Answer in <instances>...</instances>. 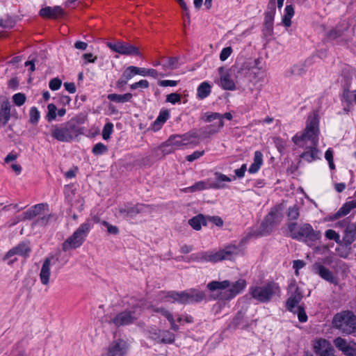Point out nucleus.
Masks as SVG:
<instances>
[{"instance_id": "obj_1", "label": "nucleus", "mask_w": 356, "mask_h": 356, "mask_svg": "<svg viewBox=\"0 0 356 356\" xmlns=\"http://www.w3.org/2000/svg\"><path fill=\"white\" fill-rule=\"evenodd\" d=\"M319 133L318 116H309L304 131L300 134H296L292 138V141L300 147H304V142L307 140L311 142V145L307 147L305 150L300 155L301 159L309 163L320 159L318 156L319 150L317 148Z\"/></svg>"}, {"instance_id": "obj_2", "label": "nucleus", "mask_w": 356, "mask_h": 356, "mask_svg": "<svg viewBox=\"0 0 356 356\" xmlns=\"http://www.w3.org/2000/svg\"><path fill=\"white\" fill-rule=\"evenodd\" d=\"M332 327L343 335L353 334L356 332V315L348 309L337 312L332 318Z\"/></svg>"}, {"instance_id": "obj_3", "label": "nucleus", "mask_w": 356, "mask_h": 356, "mask_svg": "<svg viewBox=\"0 0 356 356\" xmlns=\"http://www.w3.org/2000/svg\"><path fill=\"white\" fill-rule=\"evenodd\" d=\"M242 243L243 240L240 242L238 245L235 244H229L225 246L224 248L216 252L203 251L202 252V262L215 264L224 260H232L241 252V247Z\"/></svg>"}, {"instance_id": "obj_4", "label": "nucleus", "mask_w": 356, "mask_h": 356, "mask_svg": "<svg viewBox=\"0 0 356 356\" xmlns=\"http://www.w3.org/2000/svg\"><path fill=\"white\" fill-rule=\"evenodd\" d=\"M92 227V224L88 220L80 225L73 234L62 243L63 251L67 252L80 248L85 242Z\"/></svg>"}, {"instance_id": "obj_5", "label": "nucleus", "mask_w": 356, "mask_h": 356, "mask_svg": "<svg viewBox=\"0 0 356 356\" xmlns=\"http://www.w3.org/2000/svg\"><path fill=\"white\" fill-rule=\"evenodd\" d=\"M251 296L261 303L269 302L275 295H280L281 290L275 282H268L263 286H254L249 290Z\"/></svg>"}, {"instance_id": "obj_6", "label": "nucleus", "mask_w": 356, "mask_h": 356, "mask_svg": "<svg viewBox=\"0 0 356 356\" xmlns=\"http://www.w3.org/2000/svg\"><path fill=\"white\" fill-rule=\"evenodd\" d=\"M166 298H172L182 305L199 303L206 298L204 291L197 289H189L184 291H171L167 292Z\"/></svg>"}, {"instance_id": "obj_7", "label": "nucleus", "mask_w": 356, "mask_h": 356, "mask_svg": "<svg viewBox=\"0 0 356 356\" xmlns=\"http://www.w3.org/2000/svg\"><path fill=\"white\" fill-rule=\"evenodd\" d=\"M51 136L53 138L59 142L70 143L80 136L68 121L57 124H52L51 127Z\"/></svg>"}, {"instance_id": "obj_8", "label": "nucleus", "mask_w": 356, "mask_h": 356, "mask_svg": "<svg viewBox=\"0 0 356 356\" xmlns=\"http://www.w3.org/2000/svg\"><path fill=\"white\" fill-rule=\"evenodd\" d=\"M216 181L209 184H207L203 181H197L193 186L188 188V191L190 192H195L197 191H202L204 189L213 188V189H222L227 187L226 184H222V181H232V179L225 175L222 174L219 172L214 173Z\"/></svg>"}, {"instance_id": "obj_9", "label": "nucleus", "mask_w": 356, "mask_h": 356, "mask_svg": "<svg viewBox=\"0 0 356 356\" xmlns=\"http://www.w3.org/2000/svg\"><path fill=\"white\" fill-rule=\"evenodd\" d=\"M146 207L147 205L143 204L137 203L134 204L131 202H126L120 204L117 209L118 216L126 220H132L135 218L138 214L143 213L144 208Z\"/></svg>"}, {"instance_id": "obj_10", "label": "nucleus", "mask_w": 356, "mask_h": 356, "mask_svg": "<svg viewBox=\"0 0 356 356\" xmlns=\"http://www.w3.org/2000/svg\"><path fill=\"white\" fill-rule=\"evenodd\" d=\"M107 46L114 52L126 56H141L138 47L129 42L118 41L108 42Z\"/></svg>"}, {"instance_id": "obj_11", "label": "nucleus", "mask_w": 356, "mask_h": 356, "mask_svg": "<svg viewBox=\"0 0 356 356\" xmlns=\"http://www.w3.org/2000/svg\"><path fill=\"white\" fill-rule=\"evenodd\" d=\"M246 286V282L245 280L239 279L232 284H230L229 288L219 293L217 297L214 299H219L222 300H229L234 298L236 295L241 293Z\"/></svg>"}, {"instance_id": "obj_12", "label": "nucleus", "mask_w": 356, "mask_h": 356, "mask_svg": "<svg viewBox=\"0 0 356 356\" xmlns=\"http://www.w3.org/2000/svg\"><path fill=\"white\" fill-rule=\"evenodd\" d=\"M334 346L346 356H356V342L351 340L348 341L341 337L333 340Z\"/></svg>"}, {"instance_id": "obj_13", "label": "nucleus", "mask_w": 356, "mask_h": 356, "mask_svg": "<svg viewBox=\"0 0 356 356\" xmlns=\"http://www.w3.org/2000/svg\"><path fill=\"white\" fill-rule=\"evenodd\" d=\"M137 318L138 316L136 315L135 311L124 310L111 318L110 323H113L117 327L125 326L134 323Z\"/></svg>"}, {"instance_id": "obj_14", "label": "nucleus", "mask_w": 356, "mask_h": 356, "mask_svg": "<svg viewBox=\"0 0 356 356\" xmlns=\"http://www.w3.org/2000/svg\"><path fill=\"white\" fill-rule=\"evenodd\" d=\"M268 9H270V10H268L265 13L262 31L263 34L266 37L271 35L273 33V21L275 13V0H270Z\"/></svg>"}, {"instance_id": "obj_15", "label": "nucleus", "mask_w": 356, "mask_h": 356, "mask_svg": "<svg viewBox=\"0 0 356 356\" xmlns=\"http://www.w3.org/2000/svg\"><path fill=\"white\" fill-rule=\"evenodd\" d=\"M314 353L318 356H332L334 350L330 342L323 338L316 339L314 343Z\"/></svg>"}, {"instance_id": "obj_16", "label": "nucleus", "mask_w": 356, "mask_h": 356, "mask_svg": "<svg viewBox=\"0 0 356 356\" xmlns=\"http://www.w3.org/2000/svg\"><path fill=\"white\" fill-rule=\"evenodd\" d=\"M309 225L310 224L309 223H303L298 227V224L295 222H289L287 224V229L289 232V236L293 239L301 241Z\"/></svg>"}, {"instance_id": "obj_17", "label": "nucleus", "mask_w": 356, "mask_h": 356, "mask_svg": "<svg viewBox=\"0 0 356 356\" xmlns=\"http://www.w3.org/2000/svg\"><path fill=\"white\" fill-rule=\"evenodd\" d=\"M309 225L310 224L309 223H303L298 227V224L295 222H289L287 224V229L289 232V236L293 239L301 241Z\"/></svg>"}, {"instance_id": "obj_18", "label": "nucleus", "mask_w": 356, "mask_h": 356, "mask_svg": "<svg viewBox=\"0 0 356 356\" xmlns=\"http://www.w3.org/2000/svg\"><path fill=\"white\" fill-rule=\"evenodd\" d=\"M31 252V249L29 245V242H22L11 248L4 256L3 260L10 259L15 255L28 257Z\"/></svg>"}, {"instance_id": "obj_19", "label": "nucleus", "mask_w": 356, "mask_h": 356, "mask_svg": "<svg viewBox=\"0 0 356 356\" xmlns=\"http://www.w3.org/2000/svg\"><path fill=\"white\" fill-rule=\"evenodd\" d=\"M294 286L295 290L291 293V296L288 298L286 302V307L287 310L295 314L296 313V307L298 306L299 302L303 298L302 292L297 286L291 284L290 287Z\"/></svg>"}, {"instance_id": "obj_20", "label": "nucleus", "mask_w": 356, "mask_h": 356, "mask_svg": "<svg viewBox=\"0 0 356 356\" xmlns=\"http://www.w3.org/2000/svg\"><path fill=\"white\" fill-rule=\"evenodd\" d=\"M127 353V343L122 339L113 341L103 356H123Z\"/></svg>"}, {"instance_id": "obj_21", "label": "nucleus", "mask_w": 356, "mask_h": 356, "mask_svg": "<svg viewBox=\"0 0 356 356\" xmlns=\"http://www.w3.org/2000/svg\"><path fill=\"white\" fill-rule=\"evenodd\" d=\"M38 14L44 19H57L63 15L64 10L60 6H46L41 8Z\"/></svg>"}, {"instance_id": "obj_22", "label": "nucleus", "mask_w": 356, "mask_h": 356, "mask_svg": "<svg viewBox=\"0 0 356 356\" xmlns=\"http://www.w3.org/2000/svg\"><path fill=\"white\" fill-rule=\"evenodd\" d=\"M312 270L314 273L318 275L322 279L330 283L336 282L332 272L320 263H314L312 266Z\"/></svg>"}, {"instance_id": "obj_23", "label": "nucleus", "mask_w": 356, "mask_h": 356, "mask_svg": "<svg viewBox=\"0 0 356 356\" xmlns=\"http://www.w3.org/2000/svg\"><path fill=\"white\" fill-rule=\"evenodd\" d=\"M341 240V244L343 243L345 247L350 250L351 244L356 241V227L353 225H350L343 231V236Z\"/></svg>"}, {"instance_id": "obj_24", "label": "nucleus", "mask_w": 356, "mask_h": 356, "mask_svg": "<svg viewBox=\"0 0 356 356\" xmlns=\"http://www.w3.org/2000/svg\"><path fill=\"white\" fill-rule=\"evenodd\" d=\"M321 238V232L318 230H314L310 225L307 231L305 233L303 239L301 241L304 242L309 247H312L316 245V242L319 241Z\"/></svg>"}, {"instance_id": "obj_25", "label": "nucleus", "mask_w": 356, "mask_h": 356, "mask_svg": "<svg viewBox=\"0 0 356 356\" xmlns=\"http://www.w3.org/2000/svg\"><path fill=\"white\" fill-rule=\"evenodd\" d=\"M53 259L54 256L47 257L42 265L40 273V279L43 285H48L49 283V277L51 275L50 266Z\"/></svg>"}, {"instance_id": "obj_26", "label": "nucleus", "mask_w": 356, "mask_h": 356, "mask_svg": "<svg viewBox=\"0 0 356 356\" xmlns=\"http://www.w3.org/2000/svg\"><path fill=\"white\" fill-rule=\"evenodd\" d=\"M184 145L181 135H172L164 143L162 144L163 147H170L169 150H164L165 154L171 153Z\"/></svg>"}, {"instance_id": "obj_27", "label": "nucleus", "mask_w": 356, "mask_h": 356, "mask_svg": "<svg viewBox=\"0 0 356 356\" xmlns=\"http://www.w3.org/2000/svg\"><path fill=\"white\" fill-rule=\"evenodd\" d=\"M219 74H220V85L226 90H234L236 89V84L231 79L228 73H224V67H220L218 68Z\"/></svg>"}, {"instance_id": "obj_28", "label": "nucleus", "mask_w": 356, "mask_h": 356, "mask_svg": "<svg viewBox=\"0 0 356 356\" xmlns=\"http://www.w3.org/2000/svg\"><path fill=\"white\" fill-rule=\"evenodd\" d=\"M261 63V60L257 58L245 63V68L248 69L250 77L256 79L262 74V67L259 66Z\"/></svg>"}, {"instance_id": "obj_29", "label": "nucleus", "mask_w": 356, "mask_h": 356, "mask_svg": "<svg viewBox=\"0 0 356 356\" xmlns=\"http://www.w3.org/2000/svg\"><path fill=\"white\" fill-rule=\"evenodd\" d=\"M224 127V121H220V123H213L200 129V136L207 138L211 135L215 134L220 131Z\"/></svg>"}, {"instance_id": "obj_30", "label": "nucleus", "mask_w": 356, "mask_h": 356, "mask_svg": "<svg viewBox=\"0 0 356 356\" xmlns=\"http://www.w3.org/2000/svg\"><path fill=\"white\" fill-rule=\"evenodd\" d=\"M273 216V212L269 213L268 215L264 218V221L261 222L260 229L262 235L269 234L272 232V229L275 225Z\"/></svg>"}, {"instance_id": "obj_31", "label": "nucleus", "mask_w": 356, "mask_h": 356, "mask_svg": "<svg viewBox=\"0 0 356 356\" xmlns=\"http://www.w3.org/2000/svg\"><path fill=\"white\" fill-rule=\"evenodd\" d=\"M170 118V112L167 108H161L158 117L156 120L152 124V129L154 131H159L163 124L168 120Z\"/></svg>"}, {"instance_id": "obj_32", "label": "nucleus", "mask_w": 356, "mask_h": 356, "mask_svg": "<svg viewBox=\"0 0 356 356\" xmlns=\"http://www.w3.org/2000/svg\"><path fill=\"white\" fill-rule=\"evenodd\" d=\"M87 120V116L84 114H79L72 118L68 122L74 127L75 129L79 132L80 135L84 134L85 129L81 127L83 124Z\"/></svg>"}, {"instance_id": "obj_33", "label": "nucleus", "mask_w": 356, "mask_h": 356, "mask_svg": "<svg viewBox=\"0 0 356 356\" xmlns=\"http://www.w3.org/2000/svg\"><path fill=\"white\" fill-rule=\"evenodd\" d=\"M11 105L8 99L3 100L0 106V118L3 120V125L5 126L10 119Z\"/></svg>"}, {"instance_id": "obj_34", "label": "nucleus", "mask_w": 356, "mask_h": 356, "mask_svg": "<svg viewBox=\"0 0 356 356\" xmlns=\"http://www.w3.org/2000/svg\"><path fill=\"white\" fill-rule=\"evenodd\" d=\"M188 224L195 230L199 231L202 228V225H207V218L202 214H198L188 220Z\"/></svg>"}, {"instance_id": "obj_35", "label": "nucleus", "mask_w": 356, "mask_h": 356, "mask_svg": "<svg viewBox=\"0 0 356 356\" xmlns=\"http://www.w3.org/2000/svg\"><path fill=\"white\" fill-rule=\"evenodd\" d=\"M211 92V86L209 82L201 83L197 88V98L204 99L207 97Z\"/></svg>"}, {"instance_id": "obj_36", "label": "nucleus", "mask_w": 356, "mask_h": 356, "mask_svg": "<svg viewBox=\"0 0 356 356\" xmlns=\"http://www.w3.org/2000/svg\"><path fill=\"white\" fill-rule=\"evenodd\" d=\"M133 97V95L130 92H127L123 95H119L115 93L108 94L107 99L111 102L115 103H125L131 102Z\"/></svg>"}, {"instance_id": "obj_37", "label": "nucleus", "mask_w": 356, "mask_h": 356, "mask_svg": "<svg viewBox=\"0 0 356 356\" xmlns=\"http://www.w3.org/2000/svg\"><path fill=\"white\" fill-rule=\"evenodd\" d=\"M44 204H35V206L32 207L30 209H28L24 213V218L31 220L34 217L40 215L41 212L44 210Z\"/></svg>"}, {"instance_id": "obj_38", "label": "nucleus", "mask_w": 356, "mask_h": 356, "mask_svg": "<svg viewBox=\"0 0 356 356\" xmlns=\"http://www.w3.org/2000/svg\"><path fill=\"white\" fill-rule=\"evenodd\" d=\"M179 58L177 56L164 58L162 67L163 69L166 70H175L179 67Z\"/></svg>"}, {"instance_id": "obj_39", "label": "nucleus", "mask_w": 356, "mask_h": 356, "mask_svg": "<svg viewBox=\"0 0 356 356\" xmlns=\"http://www.w3.org/2000/svg\"><path fill=\"white\" fill-rule=\"evenodd\" d=\"M350 212V209L348 208V204L344 203L342 207L334 214L329 215L327 217V220L334 221L341 217H343L348 214Z\"/></svg>"}, {"instance_id": "obj_40", "label": "nucleus", "mask_w": 356, "mask_h": 356, "mask_svg": "<svg viewBox=\"0 0 356 356\" xmlns=\"http://www.w3.org/2000/svg\"><path fill=\"white\" fill-rule=\"evenodd\" d=\"M229 286L230 282L229 280H224L222 282L212 281L207 284V288L211 291H215L220 289H226Z\"/></svg>"}, {"instance_id": "obj_41", "label": "nucleus", "mask_w": 356, "mask_h": 356, "mask_svg": "<svg viewBox=\"0 0 356 356\" xmlns=\"http://www.w3.org/2000/svg\"><path fill=\"white\" fill-rule=\"evenodd\" d=\"M284 15L282 17V23L286 27L291 25V18L294 15V8L292 5H287L284 9Z\"/></svg>"}, {"instance_id": "obj_42", "label": "nucleus", "mask_w": 356, "mask_h": 356, "mask_svg": "<svg viewBox=\"0 0 356 356\" xmlns=\"http://www.w3.org/2000/svg\"><path fill=\"white\" fill-rule=\"evenodd\" d=\"M175 336L169 330H162L159 343L172 344L175 342Z\"/></svg>"}, {"instance_id": "obj_43", "label": "nucleus", "mask_w": 356, "mask_h": 356, "mask_svg": "<svg viewBox=\"0 0 356 356\" xmlns=\"http://www.w3.org/2000/svg\"><path fill=\"white\" fill-rule=\"evenodd\" d=\"M184 145L195 143V140L200 138V135L194 131L181 135Z\"/></svg>"}, {"instance_id": "obj_44", "label": "nucleus", "mask_w": 356, "mask_h": 356, "mask_svg": "<svg viewBox=\"0 0 356 356\" xmlns=\"http://www.w3.org/2000/svg\"><path fill=\"white\" fill-rule=\"evenodd\" d=\"M202 120L206 122H211L214 120H218L216 123H220V121H223L222 119V115L219 113L207 112L202 117Z\"/></svg>"}, {"instance_id": "obj_45", "label": "nucleus", "mask_w": 356, "mask_h": 356, "mask_svg": "<svg viewBox=\"0 0 356 356\" xmlns=\"http://www.w3.org/2000/svg\"><path fill=\"white\" fill-rule=\"evenodd\" d=\"M289 220H296L300 216V208L297 204L289 207L286 211Z\"/></svg>"}, {"instance_id": "obj_46", "label": "nucleus", "mask_w": 356, "mask_h": 356, "mask_svg": "<svg viewBox=\"0 0 356 356\" xmlns=\"http://www.w3.org/2000/svg\"><path fill=\"white\" fill-rule=\"evenodd\" d=\"M356 94V90L350 91L348 88H345L343 92V100L347 103V106L349 107L352 105V102L354 100L355 95Z\"/></svg>"}, {"instance_id": "obj_47", "label": "nucleus", "mask_w": 356, "mask_h": 356, "mask_svg": "<svg viewBox=\"0 0 356 356\" xmlns=\"http://www.w3.org/2000/svg\"><path fill=\"white\" fill-rule=\"evenodd\" d=\"M40 118V113L35 106L31 108L29 111V122L33 124H36Z\"/></svg>"}, {"instance_id": "obj_48", "label": "nucleus", "mask_w": 356, "mask_h": 356, "mask_svg": "<svg viewBox=\"0 0 356 356\" xmlns=\"http://www.w3.org/2000/svg\"><path fill=\"white\" fill-rule=\"evenodd\" d=\"M108 152V147L102 143L95 144L92 149V152L95 156L104 154Z\"/></svg>"}, {"instance_id": "obj_49", "label": "nucleus", "mask_w": 356, "mask_h": 356, "mask_svg": "<svg viewBox=\"0 0 356 356\" xmlns=\"http://www.w3.org/2000/svg\"><path fill=\"white\" fill-rule=\"evenodd\" d=\"M48 112L46 115V119L49 122H52L56 118V106L54 104H49L47 106Z\"/></svg>"}, {"instance_id": "obj_50", "label": "nucleus", "mask_w": 356, "mask_h": 356, "mask_svg": "<svg viewBox=\"0 0 356 356\" xmlns=\"http://www.w3.org/2000/svg\"><path fill=\"white\" fill-rule=\"evenodd\" d=\"M161 330L157 329L156 327H150L148 330L149 337L156 341V343H159L160 337H161Z\"/></svg>"}, {"instance_id": "obj_51", "label": "nucleus", "mask_w": 356, "mask_h": 356, "mask_svg": "<svg viewBox=\"0 0 356 356\" xmlns=\"http://www.w3.org/2000/svg\"><path fill=\"white\" fill-rule=\"evenodd\" d=\"M343 33V31L337 28H334L327 33L326 38L329 40H334L341 37Z\"/></svg>"}, {"instance_id": "obj_52", "label": "nucleus", "mask_w": 356, "mask_h": 356, "mask_svg": "<svg viewBox=\"0 0 356 356\" xmlns=\"http://www.w3.org/2000/svg\"><path fill=\"white\" fill-rule=\"evenodd\" d=\"M325 236L330 240H334L337 244L341 245V240L340 236L333 229H327L325 232Z\"/></svg>"}, {"instance_id": "obj_53", "label": "nucleus", "mask_w": 356, "mask_h": 356, "mask_svg": "<svg viewBox=\"0 0 356 356\" xmlns=\"http://www.w3.org/2000/svg\"><path fill=\"white\" fill-rule=\"evenodd\" d=\"M113 130V124L111 122L106 123L102 130V138L104 140H108Z\"/></svg>"}, {"instance_id": "obj_54", "label": "nucleus", "mask_w": 356, "mask_h": 356, "mask_svg": "<svg viewBox=\"0 0 356 356\" xmlns=\"http://www.w3.org/2000/svg\"><path fill=\"white\" fill-rule=\"evenodd\" d=\"M135 75H136V66L132 65L127 67L122 74L123 78L127 81L132 79Z\"/></svg>"}, {"instance_id": "obj_55", "label": "nucleus", "mask_w": 356, "mask_h": 356, "mask_svg": "<svg viewBox=\"0 0 356 356\" xmlns=\"http://www.w3.org/2000/svg\"><path fill=\"white\" fill-rule=\"evenodd\" d=\"M300 322L305 323L307 321V315L305 312V307L302 305L296 307V313Z\"/></svg>"}, {"instance_id": "obj_56", "label": "nucleus", "mask_w": 356, "mask_h": 356, "mask_svg": "<svg viewBox=\"0 0 356 356\" xmlns=\"http://www.w3.org/2000/svg\"><path fill=\"white\" fill-rule=\"evenodd\" d=\"M26 97L24 93L18 92L13 96V100L15 105L22 106L26 102Z\"/></svg>"}, {"instance_id": "obj_57", "label": "nucleus", "mask_w": 356, "mask_h": 356, "mask_svg": "<svg viewBox=\"0 0 356 356\" xmlns=\"http://www.w3.org/2000/svg\"><path fill=\"white\" fill-rule=\"evenodd\" d=\"M181 95L177 93V92H173V93H170L166 96L165 102L171 103L172 104H175L176 103L181 102Z\"/></svg>"}, {"instance_id": "obj_58", "label": "nucleus", "mask_w": 356, "mask_h": 356, "mask_svg": "<svg viewBox=\"0 0 356 356\" xmlns=\"http://www.w3.org/2000/svg\"><path fill=\"white\" fill-rule=\"evenodd\" d=\"M149 87V82L147 80L142 79L138 82L134 83L130 85V88L131 90H136L138 88H147Z\"/></svg>"}, {"instance_id": "obj_59", "label": "nucleus", "mask_w": 356, "mask_h": 356, "mask_svg": "<svg viewBox=\"0 0 356 356\" xmlns=\"http://www.w3.org/2000/svg\"><path fill=\"white\" fill-rule=\"evenodd\" d=\"M61 84H62V81L60 79L54 78L50 80V81L49 83V86L51 90H57L60 88Z\"/></svg>"}, {"instance_id": "obj_60", "label": "nucleus", "mask_w": 356, "mask_h": 356, "mask_svg": "<svg viewBox=\"0 0 356 356\" xmlns=\"http://www.w3.org/2000/svg\"><path fill=\"white\" fill-rule=\"evenodd\" d=\"M232 52V49L231 47H227L223 48L220 54V59L222 61H225L231 55Z\"/></svg>"}, {"instance_id": "obj_61", "label": "nucleus", "mask_w": 356, "mask_h": 356, "mask_svg": "<svg viewBox=\"0 0 356 356\" xmlns=\"http://www.w3.org/2000/svg\"><path fill=\"white\" fill-rule=\"evenodd\" d=\"M207 218V222H211L218 227H222L223 225V220L219 216H206Z\"/></svg>"}, {"instance_id": "obj_62", "label": "nucleus", "mask_w": 356, "mask_h": 356, "mask_svg": "<svg viewBox=\"0 0 356 356\" xmlns=\"http://www.w3.org/2000/svg\"><path fill=\"white\" fill-rule=\"evenodd\" d=\"M247 170V165L246 164H243L240 168L236 169L234 170V173L236 176L233 177V179H236V177H238L239 179H241L244 177L245 172Z\"/></svg>"}, {"instance_id": "obj_63", "label": "nucleus", "mask_w": 356, "mask_h": 356, "mask_svg": "<svg viewBox=\"0 0 356 356\" xmlns=\"http://www.w3.org/2000/svg\"><path fill=\"white\" fill-rule=\"evenodd\" d=\"M204 154V151H195L193 154L188 155L186 156V160L190 162L194 161L201 157Z\"/></svg>"}, {"instance_id": "obj_64", "label": "nucleus", "mask_w": 356, "mask_h": 356, "mask_svg": "<svg viewBox=\"0 0 356 356\" xmlns=\"http://www.w3.org/2000/svg\"><path fill=\"white\" fill-rule=\"evenodd\" d=\"M254 163L259 165L260 167L263 164V154L260 151H256L254 154Z\"/></svg>"}]
</instances>
